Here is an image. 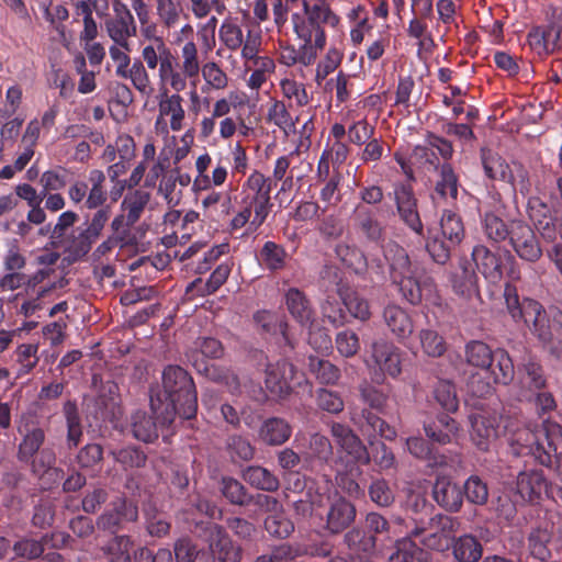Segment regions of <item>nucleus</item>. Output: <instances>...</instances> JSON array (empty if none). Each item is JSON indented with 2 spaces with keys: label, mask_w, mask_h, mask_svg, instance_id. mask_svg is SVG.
Here are the masks:
<instances>
[{
  "label": "nucleus",
  "mask_w": 562,
  "mask_h": 562,
  "mask_svg": "<svg viewBox=\"0 0 562 562\" xmlns=\"http://www.w3.org/2000/svg\"><path fill=\"white\" fill-rule=\"evenodd\" d=\"M223 496L233 505L247 506L251 504V495L236 479L224 476L221 482Z\"/></svg>",
  "instance_id": "nucleus-48"
},
{
  "label": "nucleus",
  "mask_w": 562,
  "mask_h": 562,
  "mask_svg": "<svg viewBox=\"0 0 562 562\" xmlns=\"http://www.w3.org/2000/svg\"><path fill=\"white\" fill-rule=\"evenodd\" d=\"M105 173L100 169H92L88 173V194L85 206L88 210H95L103 206L108 200L105 188Z\"/></svg>",
  "instance_id": "nucleus-34"
},
{
  "label": "nucleus",
  "mask_w": 562,
  "mask_h": 562,
  "mask_svg": "<svg viewBox=\"0 0 562 562\" xmlns=\"http://www.w3.org/2000/svg\"><path fill=\"white\" fill-rule=\"evenodd\" d=\"M337 351L345 358L357 355L360 349L358 335L349 329L339 331L335 339Z\"/></svg>",
  "instance_id": "nucleus-62"
},
{
  "label": "nucleus",
  "mask_w": 562,
  "mask_h": 562,
  "mask_svg": "<svg viewBox=\"0 0 562 562\" xmlns=\"http://www.w3.org/2000/svg\"><path fill=\"white\" fill-rule=\"evenodd\" d=\"M337 292L352 317L362 322L371 317L370 304L366 297L342 285L338 288Z\"/></svg>",
  "instance_id": "nucleus-37"
},
{
  "label": "nucleus",
  "mask_w": 562,
  "mask_h": 562,
  "mask_svg": "<svg viewBox=\"0 0 562 562\" xmlns=\"http://www.w3.org/2000/svg\"><path fill=\"white\" fill-rule=\"evenodd\" d=\"M270 193L271 180L254 170L241 184L237 200L239 211L232 218L231 228L240 229L249 221L255 227L261 226L272 207Z\"/></svg>",
  "instance_id": "nucleus-4"
},
{
  "label": "nucleus",
  "mask_w": 562,
  "mask_h": 562,
  "mask_svg": "<svg viewBox=\"0 0 562 562\" xmlns=\"http://www.w3.org/2000/svg\"><path fill=\"white\" fill-rule=\"evenodd\" d=\"M472 260L483 277L492 283L503 278L502 257L492 252L486 246L477 245L472 250Z\"/></svg>",
  "instance_id": "nucleus-20"
},
{
  "label": "nucleus",
  "mask_w": 562,
  "mask_h": 562,
  "mask_svg": "<svg viewBox=\"0 0 562 562\" xmlns=\"http://www.w3.org/2000/svg\"><path fill=\"white\" fill-rule=\"evenodd\" d=\"M453 291L463 297H472L479 294L477 276L473 262L462 259L451 276Z\"/></svg>",
  "instance_id": "nucleus-24"
},
{
  "label": "nucleus",
  "mask_w": 562,
  "mask_h": 562,
  "mask_svg": "<svg viewBox=\"0 0 562 562\" xmlns=\"http://www.w3.org/2000/svg\"><path fill=\"white\" fill-rule=\"evenodd\" d=\"M501 415L496 412H482L470 416L471 439L481 452H487L498 436Z\"/></svg>",
  "instance_id": "nucleus-15"
},
{
  "label": "nucleus",
  "mask_w": 562,
  "mask_h": 562,
  "mask_svg": "<svg viewBox=\"0 0 562 562\" xmlns=\"http://www.w3.org/2000/svg\"><path fill=\"white\" fill-rule=\"evenodd\" d=\"M536 228L546 243L552 244V246L562 245V221L558 217L544 221Z\"/></svg>",
  "instance_id": "nucleus-64"
},
{
  "label": "nucleus",
  "mask_w": 562,
  "mask_h": 562,
  "mask_svg": "<svg viewBox=\"0 0 562 562\" xmlns=\"http://www.w3.org/2000/svg\"><path fill=\"white\" fill-rule=\"evenodd\" d=\"M200 72L207 86L214 90H224L228 85V77L215 61L203 64Z\"/></svg>",
  "instance_id": "nucleus-60"
},
{
  "label": "nucleus",
  "mask_w": 562,
  "mask_h": 562,
  "mask_svg": "<svg viewBox=\"0 0 562 562\" xmlns=\"http://www.w3.org/2000/svg\"><path fill=\"white\" fill-rule=\"evenodd\" d=\"M64 413L68 428V443L77 446L82 436V430L76 404L72 402H67L64 405Z\"/></svg>",
  "instance_id": "nucleus-61"
},
{
  "label": "nucleus",
  "mask_w": 562,
  "mask_h": 562,
  "mask_svg": "<svg viewBox=\"0 0 562 562\" xmlns=\"http://www.w3.org/2000/svg\"><path fill=\"white\" fill-rule=\"evenodd\" d=\"M259 436L266 443L279 446L290 438L291 427L284 419L272 417L262 424Z\"/></svg>",
  "instance_id": "nucleus-38"
},
{
  "label": "nucleus",
  "mask_w": 562,
  "mask_h": 562,
  "mask_svg": "<svg viewBox=\"0 0 562 562\" xmlns=\"http://www.w3.org/2000/svg\"><path fill=\"white\" fill-rule=\"evenodd\" d=\"M154 7L158 24L166 30L175 29L184 12L181 0H154Z\"/></svg>",
  "instance_id": "nucleus-31"
},
{
  "label": "nucleus",
  "mask_w": 562,
  "mask_h": 562,
  "mask_svg": "<svg viewBox=\"0 0 562 562\" xmlns=\"http://www.w3.org/2000/svg\"><path fill=\"white\" fill-rule=\"evenodd\" d=\"M383 319L397 339H406L414 331V325L409 314L398 305L389 304L385 306L383 310Z\"/></svg>",
  "instance_id": "nucleus-26"
},
{
  "label": "nucleus",
  "mask_w": 562,
  "mask_h": 562,
  "mask_svg": "<svg viewBox=\"0 0 562 562\" xmlns=\"http://www.w3.org/2000/svg\"><path fill=\"white\" fill-rule=\"evenodd\" d=\"M220 42L232 52L240 49L244 41V33L236 18L227 16L218 30Z\"/></svg>",
  "instance_id": "nucleus-45"
},
{
  "label": "nucleus",
  "mask_w": 562,
  "mask_h": 562,
  "mask_svg": "<svg viewBox=\"0 0 562 562\" xmlns=\"http://www.w3.org/2000/svg\"><path fill=\"white\" fill-rule=\"evenodd\" d=\"M97 238L90 235L86 229H81L77 235H71L65 241V252L70 261L75 262L89 254Z\"/></svg>",
  "instance_id": "nucleus-43"
},
{
  "label": "nucleus",
  "mask_w": 562,
  "mask_h": 562,
  "mask_svg": "<svg viewBox=\"0 0 562 562\" xmlns=\"http://www.w3.org/2000/svg\"><path fill=\"white\" fill-rule=\"evenodd\" d=\"M353 229L370 243H380L385 235V228L376 218L374 212L366 206H357L353 212Z\"/></svg>",
  "instance_id": "nucleus-18"
},
{
  "label": "nucleus",
  "mask_w": 562,
  "mask_h": 562,
  "mask_svg": "<svg viewBox=\"0 0 562 562\" xmlns=\"http://www.w3.org/2000/svg\"><path fill=\"white\" fill-rule=\"evenodd\" d=\"M367 366L379 372V378L384 374L396 378L402 372V352L394 344L380 339L371 345V355Z\"/></svg>",
  "instance_id": "nucleus-12"
},
{
  "label": "nucleus",
  "mask_w": 562,
  "mask_h": 562,
  "mask_svg": "<svg viewBox=\"0 0 562 562\" xmlns=\"http://www.w3.org/2000/svg\"><path fill=\"white\" fill-rule=\"evenodd\" d=\"M504 297L514 322H524L542 344L552 342L561 326L560 321H551L543 306L535 300L524 299L520 302L516 288L510 284H506Z\"/></svg>",
  "instance_id": "nucleus-5"
},
{
  "label": "nucleus",
  "mask_w": 562,
  "mask_h": 562,
  "mask_svg": "<svg viewBox=\"0 0 562 562\" xmlns=\"http://www.w3.org/2000/svg\"><path fill=\"white\" fill-rule=\"evenodd\" d=\"M308 368L323 384H335L340 379V370L328 360L310 357Z\"/></svg>",
  "instance_id": "nucleus-51"
},
{
  "label": "nucleus",
  "mask_w": 562,
  "mask_h": 562,
  "mask_svg": "<svg viewBox=\"0 0 562 562\" xmlns=\"http://www.w3.org/2000/svg\"><path fill=\"white\" fill-rule=\"evenodd\" d=\"M284 301L291 316L301 325L307 326L313 323V308L303 291L290 288L284 294Z\"/></svg>",
  "instance_id": "nucleus-27"
},
{
  "label": "nucleus",
  "mask_w": 562,
  "mask_h": 562,
  "mask_svg": "<svg viewBox=\"0 0 562 562\" xmlns=\"http://www.w3.org/2000/svg\"><path fill=\"white\" fill-rule=\"evenodd\" d=\"M393 199L400 218L416 234H423V223L417 209V199L413 187L408 183H395Z\"/></svg>",
  "instance_id": "nucleus-14"
},
{
  "label": "nucleus",
  "mask_w": 562,
  "mask_h": 562,
  "mask_svg": "<svg viewBox=\"0 0 562 562\" xmlns=\"http://www.w3.org/2000/svg\"><path fill=\"white\" fill-rule=\"evenodd\" d=\"M414 526L405 537L396 541L390 562H426L428 552L417 546L413 538H419L423 546L431 550H442L445 540L454 531V519L448 515H423L413 519Z\"/></svg>",
  "instance_id": "nucleus-2"
},
{
  "label": "nucleus",
  "mask_w": 562,
  "mask_h": 562,
  "mask_svg": "<svg viewBox=\"0 0 562 562\" xmlns=\"http://www.w3.org/2000/svg\"><path fill=\"white\" fill-rule=\"evenodd\" d=\"M180 66L189 77L196 78L203 64L200 60L199 47L193 40L187 41L180 48Z\"/></svg>",
  "instance_id": "nucleus-49"
},
{
  "label": "nucleus",
  "mask_w": 562,
  "mask_h": 562,
  "mask_svg": "<svg viewBox=\"0 0 562 562\" xmlns=\"http://www.w3.org/2000/svg\"><path fill=\"white\" fill-rule=\"evenodd\" d=\"M302 7V11L291 15L293 32L304 43L316 42V46L325 47L324 25L336 27L339 23L338 15L333 12L327 0H303Z\"/></svg>",
  "instance_id": "nucleus-6"
},
{
  "label": "nucleus",
  "mask_w": 562,
  "mask_h": 562,
  "mask_svg": "<svg viewBox=\"0 0 562 562\" xmlns=\"http://www.w3.org/2000/svg\"><path fill=\"white\" fill-rule=\"evenodd\" d=\"M547 490V480L542 472H520L517 476V492L522 499L536 503Z\"/></svg>",
  "instance_id": "nucleus-28"
},
{
  "label": "nucleus",
  "mask_w": 562,
  "mask_h": 562,
  "mask_svg": "<svg viewBox=\"0 0 562 562\" xmlns=\"http://www.w3.org/2000/svg\"><path fill=\"white\" fill-rule=\"evenodd\" d=\"M344 542L350 555L367 560L375 552L378 538L369 535L364 529L352 528L345 535Z\"/></svg>",
  "instance_id": "nucleus-25"
},
{
  "label": "nucleus",
  "mask_w": 562,
  "mask_h": 562,
  "mask_svg": "<svg viewBox=\"0 0 562 562\" xmlns=\"http://www.w3.org/2000/svg\"><path fill=\"white\" fill-rule=\"evenodd\" d=\"M331 436L336 446L339 447L340 452H344L349 457H362V453L366 451L360 439L349 427L342 424H333Z\"/></svg>",
  "instance_id": "nucleus-32"
},
{
  "label": "nucleus",
  "mask_w": 562,
  "mask_h": 562,
  "mask_svg": "<svg viewBox=\"0 0 562 562\" xmlns=\"http://www.w3.org/2000/svg\"><path fill=\"white\" fill-rule=\"evenodd\" d=\"M481 159L484 173L492 180H501L510 184L514 195L516 191L526 195L530 191L529 173L520 164L513 161L510 165L498 154L490 149H482Z\"/></svg>",
  "instance_id": "nucleus-8"
},
{
  "label": "nucleus",
  "mask_w": 562,
  "mask_h": 562,
  "mask_svg": "<svg viewBox=\"0 0 562 562\" xmlns=\"http://www.w3.org/2000/svg\"><path fill=\"white\" fill-rule=\"evenodd\" d=\"M336 252L342 262L356 273L361 274L367 270V258L361 250L348 245H338Z\"/></svg>",
  "instance_id": "nucleus-56"
},
{
  "label": "nucleus",
  "mask_w": 562,
  "mask_h": 562,
  "mask_svg": "<svg viewBox=\"0 0 562 562\" xmlns=\"http://www.w3.org/2000/svg\"><path fill=\"white\" fill-rule=\"evenodd\" d=\"M432 495L437 504L449 512H459L462 506V490L447 476L437 477Z\"/></svg>",
  "instance_id": "nucleus-23"
},
{
  "label": "nucleus",
  "mask_w": 562,
  "mask_h": 562,
  "mask_svg": "<svg viewBox=\"0 0 562 562\" xmlns=\"http://www.w3.org/2000/svg\"><path fill=\"white\" fill-rule=\"evenodd\" d=\"M521 371L524 373L520 378V392H536L546 389L547 379L543 374V369L535 357L527 355L526 358H524Z\"/></svg>",
  "instance_id": "nucleus-29"
},
{
  "label": "nucleus",
  "mask_w": 562,
  "mask_h": 562,
  "mask_svg": "<svg viewBox=\"0 0 562 562\" xmlns=\"http://www.w3.org/2000/svg\"><path fill=\"white\" fill-rule=\"evenodd\" d=\"M438 235L447 239L449 245L459 246L465 236L464 224L461 216L451 210L443 211Z\"/></svg>",
  "instance_id": "nucleus-36"
},
{
  "label": "nucleus",
  "mask_w": 562,
  "mask_h": 562,
  "mask_svg": "<svg viewBox=\"0 0 562 562\" xmlns=\"http://www.w3.org/2000/svg\"><path fill=\"white\" fill-rule=\"evenodd\" d=\"M510 232L508 244L521 260L535 263L542 257L540 241L529 224L521 220H513Z\"/></svg>",
  "instance_id": "nucleus-11"
},
{
  "label": "nucleus",
  "mask_w": 562,
  "mask_h": 562,
  "mask_svg": "<svg viewBox=\"0 0 562 562\" xmlns=\"http://www.w3.org/2000/svg\"><path fill=\"white\" fill-rule=\"evenodd\" d=\"M153 414L156 420L146 411L137 409L132 414L131 427L136 439L150 442L158 437L157 424L161 425V423L157 419V415L154 412ZM162 426L165 425L162 424Z\"/></svg>",
  "instance_id": "nucleus-33"
},
{
  "label": "nucleus",
  "mask_w": 562,
  "mask_h": 562,
  "mask_svg": "<svg viewBox=\"0 0 562 562\" xmlns=\"http://www.w3.org/2000/svg\"><path fill=\"white\" fill-rule=\"evenodd\" d=\"M295 373V367L285 360L268 363L265 370L266 389L276 397H286L292 391L291 382Z\"/></svg>",
  "instance_id": "nucleus-16"
},
{
  "label": "nucleus",
  "mask_w": 562,
  "mask_h": 562,
  "mask_svg": "<svg viewBox=\"0 0 562 562\" xmlns=\"http://www.w3.org/2000/svg\"><path fill=\"white\" fill-rule=\"evenodd\" d=\"M434 396L437 403L447 412H456L459 407L456 387L450 381H438L434 389Z\"/></svg>",
  "instance_id": "nucleus-53"
},
{
  "label": "nucleus",
  "mask_w": 562,
  "mask_h": 562,
  "mask_svg": "<svg viewBox=\"0 0 562 562\" xmlns=\"http://www.w3.org/2000/svg\"><path fill=\"white\" fill-rule=\"evenodd\" d=\"M179 66L180 64L172 53L160 65L157 74L160 91L170 88L175 92H181L187 88L188 79L191 78Z\"/></svg>",
  "instance_id": "nucleus-21"
},
{
  "label": "nucleus",
  "mask_w": 562,
  "mask_h": 562,
  "mask_svg": "<svg viewBox=\"0 0 562 562\" xmlns=\"http://www.w3.org/2000/svg\"><path fill=\"white\" fill-rule=\"evenodd\" d=\"M149 201L150 193L140 189L134 190L124 196L121 207L126 213L128 224L138 222Z\"/></svg>",
  "instance_id": "nucleus-41"
},
{
  "label": "nucleus",
  "mask_w": 562,
  "mask_h": 562,
  "mask_svg": "<svg viewBox=\"0 0 562 562\" xmlns=\"http://www.w3.org/2000/svg\"><path fill=\"white\" fill-rule=\"evenodd\" d=\"M493 376L491 372L472 373L467 381V390L474 397H485L493 393Z\"/></svg>",
  "instance_id": "nucleus-58"
},
{
  "label": "nucleus",
  "mask_w": 562,
  "mask_h": 562,
  "mask_svg": "<svg viewBox=\"0 0 562 562\" xmlns=\"http://www.w3.org/2000/svg\"><path fill=\"white\" fill-rule=\"evenodd\" d=\"M551 538V532L547 529H533L527 538L530 555L541 562L548 561L551 558V551L549 549Z\"/></svg>",
  "instance_id": "nucleus-46"
},
{
  "label": "nucleus",
  "mask_w": 562,
  "mask_h": 562,
  "mask_svg": "<svg viewBox=\"0 0 562 562\" xmlns=\"http://www.w3.org/2000/svg\"><path fill=\"white\" fill-rule=\"evenodd\" d=\"M244 479L258 490L274 492L279 488V480L274 474L262 467H248Z\"/></svg>",
  "instance_id": "nucleus-47"
},
{
  "label": "nucleus",
  "mask_w": 562,
  "mask_h": 562,
  "mask_svg": "<svg viewBox=\"0 0 562 562\" xmlns=\"http://www.w3.org/2000/svg\"><path fill=\"white\" fill-rule=\"evenodd\" d=\"M263 526L269 536L276 539H286L294 531V524L281 512L269 515Z\"/></svg>",
  "instance_id": "nucleus-52"
},
{
  "label": "nucleus",
  "mask_w": 562,
  "mask_h": 562,
  "mask_svg": "<svg viewBox=\"0 0 562 562\" xmlns=\"http://www.w3.org/2000/svg\"><path fill=\"white\" fill-rule=\"evenodd\" d=\"M482 229L485 237L495 244L509 241L512 235V221L506 223L493 213H485L482 218Z\"/></svg>",
  "instance_id": "nucleus-39"
},
{
  "label": "nucleus",
  "mask_w": 562,
  "mask_h": 562,
  "mask_svg": "<svg viewBox=\"0 0 562 562\" xmlns=\"http://www.w3.org/2000/svg\"><path fill=\"white\" fill-rule=\"evenodd\" d=\"M260 256L263 266L271 271L280 270L284 267L285 251L273 241L265 243Z\"/></svg>",
  "instance_id": "nucleus-59"
},
{
  "label": "nucleus",
  "mask_w": 562,
  "mask_h": 562,
  "mask_svg": "<svg viewBox=\"0 0 562 562\" xmlns=\"http://www.w3.org/2000/svg\"><path fill=\"white\" fill-rule=\"evenodd\" d=\"M560 435V425L557 423L546 424V448L532 430L517 431L510 438L512 454L514 457H552L553 453L557 454V446L553 442L552 436Z\"/></svg>",
  "instance_id": "nucleus-9"
},
{
  "label": "nucleus",
  "mask_w": 562,
  "mask_h": 562,
  "mask_svg": "<svg viewBox=\"0 0 562 562\" xmlns=\"http://www.w3.org/2000/svg\"><path fill=\"white\" fill-rule=\"evenodd\" d=\"M137 519V505L126 497H117L97 518L95 525L100 530L117 536L116 533L123 528L125 522H135Z\"/></svg>",
  "instance_id": "nucleus-13"
},
{
  "label": "nucleus",
  "mask_w": 562,
  "mask_h": 562,
  "mask_svg": "<svg viewBox=\"0 0 562 562\" xmlns=\"http://www.w3.org/2000/svg\"><path fill=\"white\" fill-rule=\"evenodd\" d=\"M209 552L214 555V562H239L241 550L235 546L222 526L215 525L210 535Z\"/></svg>",
  "instance_id": "nucleus-17"
},
{
  "label": "nucleus",
  "mask_w": 562,
  "mask_h": 562,
  "mask_svg": "<svg viewBox=\"0 0 562 562\" xmlns=\"http://www.w3.org/2000/svg\"><path fill=\"white\" fill-rule=\"evenodd\" d=\"M19 432L23 435L20 453L22 457H33L44 442V430L35 426L33 422H26L19 427Z\"/></svg>",
  "instance_id": "nucleus-42"
},
{
  "label": "nucleus",
  "mask_w": 562,
  "mask_h": 562,
  "mask_svg": "<svg viewBox=\"0 0 562 562\" xmlns=\"http://www.w3.org/2000/svg\"><path fill=\"white\" fill-rule=\"evenodd\" d=\"M419 340L423 351L429 357L438 358L446 352V341L436 330H420Z\"/></svg>",
  "instance_id": "nucleus-55"
},
{
  "label": "nucleus",
  "mask_w": 562,
  "mask_h": 562,
  "mask_svg": "<svg viewBox=\"0 0 562 562\" xmlns=\"http://www.w3.org/2000/svg\"><path fill=\"white\" fill-rule=\"evenodd\" d=\"M268 119L280 127L285 136L295 133V121L290 115L283 102L276 101L268 111Z\"/></svg>",
  "instance_id": "nucleus-57"
},
{
  "label": "nucleus",
  "mask_w": 562,
  "mask_h": 562,
  "mask_svg": "<svg viewBox=\"0 0 562 562\" xmlns=\"http://www.w3.org/2000/svg\"><path fill=\"white\" fill-rule=\"evenodd\" d=\"M183 98L179 94V92L169 94L168 89H164L160 91L158 110L159 117L169 116L170 117V128L173 132H179L183 128V121L186 117V111L183 109ZM159 123V120L156 121V124Z\"/></svg>",
  "instance_id": "nucleus-22"
},
{
  "label": "nucleus",
  "mask_w": 562,
  "mask_h": 562,
  "mask_svg": "<svg viewBox=\"0 0 562 562\" xmlns=\"http://www.w3.org/2000/svg\"><path fill=\"white\" fill-rule=\"evenodd\" d=\"M464 357L469 366L491 372L494 383L507 385L514 379V363L504 349L492 350L481 340H471L464 347Z\"/></svg>",
  "instance_id": "nucleus-7"
},
{
  "label": "nucleus",
  "mask_w": 562,
  "mask_h": 562,
  "mask_svg": "<svg viewBox=\"0 0 562 562\" xmlns=\"http://www.w3.org/2000/svg\"><path fill=\"white\" fill-rule=\"evenodd\" d=\"M383 256L390 268L392 282L397 286L404 300L413 305L434 290V282L423 267L412 262L407 251L396 241L383 245Z\"/></svg>",
  "instance_id": "nucleus-3"
},
{
  "label": "nucleus",
  "mask_w": 562,
  "mask_h": 562,
  "mask_svg": "<svg viewBox=\"0 0 562 562\" xmlns=\"http://www.w3.org/2000/svg\"><path fill=\"white\" fill-rule=\"evenodd\" d=\"M438 179L435 192L442 199L456 200L458 196L459 180L452 166L448 162L437 166Z\"/></svg>",
  "instance_id": "nucleus-40"
},
{
  "label": "nucleus",
  "mask_w": 562,
  "mask_h": 562,
  "mask_svg": "<svg viewBox=\"0 0 562 562\" xmlns=\"http://www.w3.org/2000/svg\"><path fill=\"white\" fill-rule=\"evenodd\" d=\"M356 518L355 505L344 497L330 503L326 515V529L330 533H339L347 529Z\"/></svg>",
  "instance_id": "nucleus-19"
},
{
  "label": "nucleus",
  "mask_w": 562,
  "mask_h": 562,
  "mask_svg": "<svg viewBox=\"0 0 562 562\" xmlns=\"http://www.w3.org/2000/svg\"><path fill=\"white\" fill-rule=\"evenodd\" d=\"M120 77L128 79L143 97L149 98L154 93V86L148 69L139 59H134Z\"/></svg>",
  "instance_id": "nucleus-35"
},
{
  "label": "nucleus",
  "mask_w": 562,
  "mask_h": 562,
  "mask_svg": "<svg viewBox=\"0 0 562 562\" xmlns=\"http://www.w3.org/2000/svg\"><path fill=\"white\" fill-rule=\"evenodd\" d=\"M452 554L458 562H479L483 554V546L475 536L462 535L453 539Z\"/></svg>",
  "instance_id": "nucleus-30"
},
{
  "label": "nucleus",
  "mask_w": 562,
  "mask_h": 562,
  "mask_svg": "<svg viewBox=\"0 0 562 562\" xmlns=\"http://www.w3.org/2000/svg\"><path fill=\"white\" fill-rule=\"evenodd\" d=\"M113 14L104 21L108 36L113 43L132 49L131 40L137 34V23L132 10L126 3L115 1L112 4Z\"/></svg>",
  "instance_id": "nucleus-10"
},
{
  "label": "nucleus",
  "mask_w": 562,
  "mask_h": 562,
  "mask_svg": "<svg viewBox=\"0 0 562 562\" xmlns=\"http://www.w3.org/2000/svg\"><path fill=\"white\" fill-rule=\"evenodd\" d=\"M150 408L164 425H170L176 415L190 419L195 416L198 397L191 375L179 366H168L162 372V393L150 396Z\"/></svg>",
  "instance_id": "nucleus-1"
},
{
  "label": "nucleus",
  "mask_w": 562,
  "mask_h": 562,
  "mask_svg": "<svg viewBox=\"0 0 562 562\" xmlns=\"http://www.w3.org/2000/svg\"><path fill=\"white\" fill-rule=\"evenodd\" d=\"M463 494L469 503L485 505L488 499V488L485 482L477 475H471L464 483Z\"/></svg>",
  "instance_id": "nucleus-54"
},
{
  "label": "nucleus",
  "mask_w": 562,
  "mask_h": 562,
  "mask_svg": "<svg viewBox=\"0 0 562 562\" xmlns=\"http://www.w3.org/2000/svg\"><path fill=\"white\" fill-rule=\"evenodd\" d=\"M456 247V245H449L448 240L438 234L435 235L426 245L430 257L434 259V261L440 265H445L449 260L451 250Z\"/></svg>",
  "instance_id": "nucleus-63"
},
{
  "label": "nucleus",
  "mask_w": 562,
  "mask_h": 562,
  "mask_svg": "<svg viewBox=\"0 0 562 562\" xmlns=\"http://www.w3.org/2000/svg\"><path fill=\"white\" fill-rule=\"evenodd\" d=\"M519 396L521 401L533 404L539 417H542L557 408V403L552 393L544 389L536 392L524 391L520 392Z\"/></svg>",
  "instance_id": "nucleus-50"
},
{
  "label": "nucleus",
  "mask_w": 562,
  "mask_h": 562,
  "mask_svg": "<svg viewBox=\"0 0 562 562\" xmlns=\"http://www.w3.org/2000/svg\"><path fill=\"white\" fill-rule=\"evenodd\" d=\"M171 53L164 38H157L156 44H144L142 46L139 60L148 70H158Z\"/></svg>",
  "instance_id": "nucleus-44"
}]
</instances>
